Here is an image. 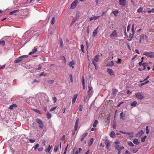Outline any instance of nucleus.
<instances>
[{"instance_id": "obj_46", "label": "nucleus", "mask_w": 154, "mask_h": 154, "mask_svg": "<svg viewBox=\"0 0 154 154\" xmlns=\"http://www.w3.org/2000/svg\"><path fill=\"white\" fill-rule=\"evenodd\" d=\"M142 65L143 67H146V66H147L148 65V63H143L142 64Z\"/></svg>"}, {"instance_id": "obj_34", "label": "nucleus", "mask_w": 154, "mask_h": 154, "mask_svg": "<svg viewBox=\"0 0 154 154\" xmlns=\"http://www.w3.org/2000/svg\"><path fill=\"white\" fill-rule=\"evenodd\" d=\"M128 144L131 146L134 147V145L131 142V141H129L128 142Z\"/></svg>"}, {"instance_id": "obj_47", "label": "nucleus", "mask_w": 154, "mask_h": 154, "mask_svg": "<svg viewBox=\"0 0 154 154\" xmlns=\"http://www.w3.org/2000/svg\"><path fill=\"white\" fill-rule=\"evenodd\" d=\"M83 107L82 106H80L79 107V109L80 111H82V110Z\"/></svg>"}, {"instance_id": "obj_45", "label": "nucleus", "mask_w": 154, "mask_h": 154, "mask_svg": "<svg viewBox=\"0 0 154 154\" xmlns=\"http://www.w3.org/2000/svg\"><path fill=\"white\" fill-rule=\"evenodd\" d=\"M52 100L53 101H54V103H55L57 102V99L56 97H53L52 98Z\"/></svg>"}, {"instance_id": "obj_48", "label": "nucleus", "mask_w": 154, "mask_h": 154, "mask_svg": "<svg viewBox=\"0 0 154 154\" xmlns=\"http://www.w3.org/2000/svg\"><path fill=\"white\" fill-rule=\"evenodd\" d=\"M5 41H2L0 42V44L2 45H4L5 44Z\"/></svg>"}, {"instance_id": "obj_38", "label": "nucleus", "mask_w": 154, "mask_h": 154, "mask_svg": "<svg viewBox=\"0 0 154 154\" xmlns=\"http://www.w3.org/2000/svg\"><path fill=\"white\" fill-rule=\"evenodd\" d=\"M46 74H45L44 72H43L39 74V76L40 77H41L42 76H44V77H45L46 76Z\"/></svg>"}, {"instance_id": "obj_4", "label": "nucleus", "mask_w": 154, "mask_h": 154, "mask_svg": "<svg viewBox=\"0 0 154 154\" xmlns=\"http://www.w3.org/2000/svg\"><path fill=\"white\" fill-rule=\"evenodd\" d=\"M88 87V96L89 97H91L92 95V93L93 92V88L91 85H89Z\"/></svg>"}, {"instance_id": "obj_3", "label": "nucleus", "mask_w": 154, "mask_h": 154, "mask_svg": "<svg viewBox=\"0 0 154 154\" xmlns=\"http://www.w3.org/2000/svg\"><path fill=\"white\" fill-rule=\"evenodd\" d=\"M136 97L138 99L141 100L144 98V96L141 92H139L135 94Z\"/></svg>"}, {"instance_id": "obj_12", "label": "nucleus", "mask_w": 154, "mask_h": 154, "mask_svg": "<svg viewBox=\"0 0 154 154\" xmlns=\"http://www.w3.org/2000/svg\"><path fill=\"white\" fill-rule=\"evenodd\" d=\"M79 119H77L76 120V121L75 122V124L74 129H75V131H76L77 129V128H78V124H79Z\"/></svg>"}, {"instance_id": "obj_53", "label": "nucleus", "mask_w": 154, "mask_h": 154, "mask_svg": "<svg viewBox=\"0 0 154 154\" xmlns=\"http://www.w3.org/2000/svg\"><path fill=\"white\" fill-rule=\"evenodd\" d=\"M123 103H124V102H121L119 103H118V105L117 106V107H119L120 106V105L121 104H123Z\"/></svg>"}, {"instance_id": "obj_26", "label": "nucleus", "mask_w": 154, "mask_h": 154, "mask_svg": "<svg viewBox=\"0 0 154 154\" xmlns=\"http://www.w3.org/2000/svg\"><path fill=\"white\" fill-rule=\"evenodd\" d=\"M143 82L141 83L140 85H145L146 84H147L149 82V81L148 80L147 81H140V82Z\"/></svg>"}, {"instance_id": "obj_14", "label": "nucleus", "mask_w": 154, "mask_h": 154, "mask_svg": "<svg viewBox=\"0 0 154 154\" xmlns=\"http://www.w3.org/2000/svg\"><path fill=\"white\" fill-rule=\"evenodd\" d=\"M100 17V16L96 15L93 17H91L89 18L90 21H91L93 20H96L98 19Z\"/></svg>"}, {"instance_id": "obj_51", "label": "nucleus", "mask_w": 154, "mask_h": 154, "mask_svg": "<svg viewBox=\"0 0 154 154\" xmlns=\"http://www.w3.org/2000/svg\"><path fill=\"white\" fill-rule=\"evenodd\" d=\"M48 82L50 84H52L54 83V80H51L48 81Z\"/></svg>"}, {"instance_id": "obj_58", "label": "nucleus", "mask_w": 154, "mask_h": 154, "mask_svg": "<svg viewBox=\"0 0 154 154\" xmlns=\"http://www.w3.org/2000/svg\"><path fill=\"white\" fill-rule=\"evenodd\" d=\"M56 108V107H53L50 109V111L51 112L52 111L55 109Z\"/></svg>"}, {"instance_id": "obj_33", "label": "nucleus", "mask_w": 154, "mask_h": 154, "mask_svg": "<svg viewBox=\"0 0 154 154\" xmlns=\"http://www.w3.org/2000/svg\"><path fill=\"white\" fill-rule=\"evenodd\" d=\"M82 149L81 148H79V150H77L76 151V152L75 154H79V152H80L81 151H82Z\"/></svg>"}, {"instance_id": "obj_50", "label": "nucleus", "mask_w": 154, "mask_h": 154, "mask_svg": "<svg viewBox=\"0 0 154 154\" xmlns=\"http://www.w3.org/2000/svg\"><path fill=\"white\" fill-rule=\"evenodd\" d=\"M30 142L31 143H33L35 141V140H32L31 139H29Z\"/></svg>"}, {"instance_id": "obj_54", "label": "nucleus", "mask_w": 154, "mask_h": 154, "mask_svg": "<svg viewBox=\"0 0 154 154\" xmlns=\"http://www.w3.org/2000/svg\"><path fill=\"white\" fill-rule=\"evenodd\" d=\"M69 76L70 77L71 82H73V79H72V75L71 74H70L69 75Z\"/></svg>"}, {"instance_id": "obj_2", "label": "nucleus", "mask_w": 154, "mask_h": 154, "mask_svg": "<svg viewBox=\"0 0 154 154\" xmlns=\"http://www.w3.org/2000/svg\"><path fill=\"white\" fill-rule=\"evenodd\" d=\"M143 54L151 58L154 57V53L153 52H145L143 53Z\"/></svg>"}, {"instance_id": "obj_21", "label": "nucleus", "mask_w": 154, "mask_h": 154, "mask_svg": "<svg viewBox=\"0 0 154 154\" xmlns=\"http://www.w3.org/2000/svg\"><path fill=\"white\" fill-rule=\"evenodd\" d=\"M52 148V146L50 145H49L48 147V148H46L45 149V151L47 152H49L50 150Z\"/></svg>"}, {"instance_id": "obj_56", "label": "nucleus", "mask_w": 154, "mask_h": 154, "mask_svg": "<svg viewBox=\"0 0 154 154\" xmlns=\"http://www.w3.org/2000/svg\"><path fill=\"white\" fill-rule=\"evenodd\" d=\"M131 149L133 152L134 153H136L138 151L137 150L135 149Z\"/></svg>"}, {"instance_id": "obj_55", "label": "nucleus", "mask_w": 154, "mask_h": 154, "mask_svg": "<svg viewBox=\"0 0 154 154\" xmlns=\"http://www.w3.org/2000/svg\"><path fill=\"white\" fill-rule=\"evenodd\" d=\"M144 35H142L140 37V38L142 40H143L144 39Z\"/></svg>"}, {"instance_id": "obj_41", "label": "nucleus", "mask_w": 154, "mask_h": 154, "mask_svg": "<svg viewBox=\"0 0 154 154\" xmlns=\"http://www.w3.org/2000/svg\"><path fill=\"white\" fill-rule=\"evenodd\" d=\"M148 126H146V133L148 134L149 132V130L148 129Z\"/></svg>"}, {"instance_id": "obj_39", "label": "nucleus", "mask_w": 154, "mask_h": 154, "mask_svg": "<svg viewBox=\"0 0 154 154\" xmlns=\"http://www.w3.org/2000/svg\"><path fill=\"white\" fill-rule=\"evenodd\" d=\"M39 146V145L38 143H37L35 144V146H34L33 147L34 149L35 150H36L37 148Z\"/></svg>"}, {"instance_id": "obj_19", "label": "nucleus", "mask_w": 154, "mask_h": 154, "mask_svg": "<svg viewBox=\"0 0 154 154\" xmlns=\"http://www.w3.org/2000/svg\"><path fill=\"white\" fill-rule=\"evenodd\" d=\"M98 29V27L96 28L93 31V37H95L97 35V30Z\"/></svg>"}, {"instance_id": "obj_15", "label": "nucleus", "mask_w": 154, "mask_h": 154, "mask_svg": "<svg viewBox=\"0 0 154 154\" xmlns=\"http://www.w3.org/2000/svg\"><path fill=\"white\" fill-rule=\"evenodd\" d=\"M107 71L110 75H114V72L112 69H107Z\"/></svg>"}, {"instance_id": "obj_8", "label": "nucleus", "mask_w": 154, "mask_h": 154, "mask_svg": "<svg viewBox=\"0 0 154 154\" xmlns=\"http://www.w3.org/2000/svg\"><path fill=\"white\" fill-rule=\"evenodd\" d=\"M105 144L106 146V148L107 150H110L109 146L110 145L111 143L109 140H106L105 142Z\"/></svg>"}, {"instance_id": "obj_32", "label": "nucleus", "mask_w": 154, "mask_h": 154, "mask_svg": "<svg viewBox=\"0 0 154 154\" xmlns=\"http://www.w3.org/2000/svg\"><path fill=\"white\" fill-rule=\"evenodd\" d=\"M94 141V139L93 138L91 139L90 142L89 143V146H91L93 142Z\"/></svg>"}, {"instance_id": "obj_6", "label": "nucleus", "mask_w": 154, "mask_h": 154, "mask_svg": "<svg viewBox=\"0 0 154 154\" xmlns=\"http://www.w3.org/2000/svg\"><path fill=\"white\" fill-rule=\"evenodd\" d=\"M111 38L113 39L118 37L117 33L116 30H114L110 35Z\"/></svg>"}, {"instance_id": "obj_37", "label": "nucleus", "mask_w": 154, "mask_h": 154, "mask_svg": "<svg viewBox=\"0 0 154 154\" xmlns=\"http://www.w3.org/2000/svg\"><path fill=\"white\" fill-rule=\"evenodd\" d=\"M55 22V18H54V17H53L52 18V20L51 21V24L52 25Z\"/></svg>"}, {"instance_id": "obj_35", "label": "nucleus", "mask_w": 154, "mask_h": 154, "mask_svg": "<svg viewBox=\"0 0 154 154\" xmlns=\"http://www.w3.org/2000/svg\"><path fill=\"white\" fill-rule=\"evenodd\" d=\"M47 117L49 119H50L51 117V113L48 112L47 113Z\"/></svg>"}, {"instance_id": "obj_52", "label": "nucleus", "mask_w": 154, "mask_h": 154, "mask_svg": "<svg viewBox=\"0 0 154 154\" xmlns=\"http://www.w3.org/2000/svg\"><path fill=\"white\" fill-rule=\"evenodd\" d=\"M88 134V133L85 132L82 135V137H83V138H84L85 137H86L87 135Z\"/></svg>"}, {"instance_id": "obj_25", "label": "nucleus", "mask_w": 154, "mask_h": 154, "mask_svg": "<svg viewBox=\"0 0 154 154\" xmlns=\"http://www.w3.org/2000/svg\"><path fill=\"white\" fill-rule=\"evenodd\" d=\"M119 13V11L117 10L114 11H112L113 14L116 16H117L118 15V14Z\"/></svg>"}, {"instance_id": "obj_23", "label": "nucleus", "mask_w": 154, "mask_h": 154, "mask_svg": "<svg viewBox=\"0 0 154 154\" xmlns=\"http://www.w3.org/2000/svg\"><path fill=\"white\" fill-rule=\"evenodd\" d=\"M109 135H110V137H111L114 138L115 136V133L113 131H111V132L110 133V134Z\"/></svg>"}, {"instance_id": "obj_27", "label": "nucleus", "mask_w": 154, "mask_h": 154, "mask_svg": "<svg viewBox=\"0 0 154 154\" xmlns=\"http://www.w3.org/2000/svg\"><path fill=\"white\" fill-rule=\"evenodd\" d=\"M114 65V63L113 61H111L109 62L107 66H112Z\"/></svg>"}, {"instance_id": "obj_17", "label": "nucleus", "mask_w": 154, "mask_h": 154, "mask_svg": "<svg viewBox=\"0 0 154 154\" xmlns=\"http://www.w3.org/2000/svg\"><path fill=\"white\" fill-rule=\"evenodd\" d=\"M75 64V62L74 60H72V61L70 62L69 63V66L72 67V69L74 68V66L73 65Z\"/></svg>"}, {"instance_id": "obj_59", "label": "nucleus", "mask_w": 154, "mask_h": 154, "mask_svg": "<svg viewBox=\"0 0 154 154\" xmlns=\"http://www.w3.org/2000/svg\"><path fill=\"white\" fill-rule=\"evenodd\" d=\"M81 49L82 51L84 52V50H83V49H84V46L83 45H81Z\"/></svg>"}, {"instance_id": "obj_20", "label": "nucleus", "mask_w": 154, "mask_h": 154, "mask_svg": "<svg viewBox=\"0 0 154 154\" xmlns=\"http://www.w3.org/2000/svg\"><path fill=\"white\" fill-rule=\"evenodd\" d=\"M29 100L30 101V103L31 102L32 103H33L35 102V98L33 97H29Z\"/></svg>"}, {"instance_id": "obj_44", "label": "nucleus", "mask_w": 154, "mask_h": 154, "mask_svg": "<svg viewBox=\"0 0 154 154\" xmlns=\"http://www.w3.org/2000/svg\"><path fill=\"white\" fill-rule=\"evenodd\" d=\"M82 84L84 85V84H85V78L84 76H82Z\"/></svg>"}, {"instance_id": "obj_29", "label": "nucleus", "mask_w": 154, "mask_h": 154, "mask_svg": "<svg viewBox=\"0 0 154 154\" xmlns=\"http://www.w3.org/2000/svg\"><path fill=\"white\" fill-rule=\"evenodd\" d=\"M133 143L137 145L139 143L138 142V140L137 139H135L133 141Z\"/></svg>"}, {"instance_id": "obj_57", "label": "nucleus", "mask_w": 154, "mask_h": 154, "mask_svg": "<svg viewBox=\"0 0 154 154\" xmlns=\"http://www.w3.org/2000/svg\"><path fill=\"white\" fill-rule=\"evenodd\" d=\"M20 57H21V58H25L27 57H28V55H22V56H20Z\"/></svg>"}, {"instance_id": "obj_5", "label": "nucleus", "mask_w": 154, "mask_h": 154, "mask_svg": "<svg viewBox=\"0 0 154 154\" xmlns=\"http://www.w3.org/2000/svg\"><path fill=\"white\" fill-rule=\"evenodd\" d=\"M36 122L37 123L39 124V127L41 129L43 128L44 124L42 121L39 119H37L36 120Z\"/></svg>"}, {"instance_id": "obj_30", "label": "nucleus", "mask_w": 154, "mask_h": 154, "mask_svg": "<svg viewBox=\"0 0 154 154\" xmlns=\"http://www.w3.org/2000/svg\"><path fill=\"white\" fill-rule=\"evenodd\" d=\"M134 35V34H133V33H132V34H131V33H130L129 35V38L130 39L128 40V41H131L132 40Z\"/></svg>"}, {"instance_id": "obj_49", "label": "nucleus", "mask_w": 154, "mask_h": 154, "mask_svg": "<svg viewBox=\"0 0 154 154\" xmlns=\"http://www.w3.org/2000/svg\"><path fill=\"white\" fill-rule=\"evenodd\" d=\"M115 149L116 150H118L119 149H120V146H119V145H116L115 146Z\"/></svg>"}, {"instance_id": "obj_22", "label": "nucleus", "mask_w": 154, "mask_h": 154, "mask_svg": "<svg viewBox=\"0 0 154 154\" xmlns=\"http://www.w3.org/2000/svg\"><path fill=\"white\" fill-rule=\"evenodd\" d=\"M22 60L21 57H20L18 59L14 60V62L15 63H18L22 61Z\"/></svg>"}, {"instance_id": "obj_36", "label": "nucleus", "mask_w": 154, "mask_h": 154, "mask_svg": "<svg viewBox=\"0 0 154 154\" xmlns=\"http://www.w3.org/2000/svg\"><path fill=\"white\" fill-rule=\"evenodd\" d=\"M146 138V136H144L143 138H141V141L142 142H143L145 141V139Z\"/></svg>"}, {"instance_id": "obj_7", "label": "nucleus", "mask_w": 154, "mask_h": 154, "mask_svg": "<svg viewBox=\"0 0 154 154\" xmlns=\"http://www.w3.org/2000/svg\"><path fill=\"white\" fill-rule=\"evenodd\" d=\"M78 3V1L76 0L75 1L73 2H72V4H71L70 8L71 9H74V8L76 6L77 4Z\"/></svg>"}, {"instance_id": "obj_31", "label": "nucleus", "mask_w": 154, "mask_h": 154, "mask_svg": "<svg viewBox=\"0 0 154 154\" xmlns=\"http://www.w3.org/2000/svg\"><path fill=\"white\" fill-rule=\"evenodd\" d=\"M98 123V121L97 120H96L94 124L93 125V126L94 127H95L97 125Z\"/></svg>"}, {"instance_id": "obj_62", "label": "nucleus", "mask_w": 154, "mask_h": 154, "mask_svg": "<svg viewBox=\"0 0 154 154\" xmlns=\"http://www.w3.org/2000/svg\"><path fill=\"white\" fill-rule=\"evenodd\" d=\"M57 150V147H55L54 148V151L55 152H56Z\"/></svg>"}, {"instance_id": "obj_10", "label": "nucleus", "mask_w": 154, "mask_h": 154, "mask_svg": "<svg viewBox=\"0 0 154 154\" xmlns=\"http://www.w3.org/2000/svg\"><path fill=\"white\" fill-rule=\"evenodd\" d=\"M78 96L77 94H75L73 95L72 97V104H74L75 103V100L77 98Z\"/></svg>"}, {"instance_id": "obj_11", "label": "nucleus", "mask_w": 154, "mask_h": 154, "mask_svg": "<svg viewBox=\"0 0 154 154\" xmlns=\"http://www.w3.org/2000/svg\"><path fill=\"white\" fill-rule=\"evenodd\" d=\"M144 134V132L143 130H141L139 131L136 134V136L137 137H140L142 135Z\"/></svg>"}, {"instance_id": "obj_61", "label": "nucleus", "mask_w": 154, "mask_h": 154, "mask_svg": "<svg viewBox=\"0 0 154 154\" xmlns=\"http://www.w3.org/2000/svg\"><path fill=\"white\" fill-rule=\"evenodd\" d=\"M130 24H129L127 27V31L128 32L130 30Z\"/></svg>"}, {"instance_id": "obj_13", "label": "nucleus", "mask_w": 154, "mask_h": 154, "mask_svg": "<svg viewBox=\"0 0 154 154\" xmlns=\"http://www.w3.org/2000/svg\"><path fill=\"white\" fill-rule=\"evenodd\" d=\"M19 11V10H14L13 11L11 12L9 14L10 15H11L13 14H14L15 15H17L18 14V12Z\"/></svg>"}, {"instance_id": "obj_24", "label": "nucleus", "mask_w": 154, "mask_h": 154, "mask_svg": "<svg viewBox=\"0 0 154 154\" xmlns=\"http://www.w3.org/2000/svg\"><path fill=\"white\" fill-rule=\"evenodd\" d=\"M17 107V105L15 104H14L10 106L9 107V109L11 110L13 109L14 107Z\"/></svg>"}, {"instance_id": "obj_9", "label": "nucleus", "mask_w": 154, "mask_h": 154, "mask_svg": "<svg viewBox=\"0 0 154 154\" xmlns=\"http://www.w3.org/2000/svg\"><path fill=\"white\" fill-rule=\"evenodd\" d=\"M126 0H119V4L122 7H124L125 5V1Z\"/></svg>"}, {"instance_id": "obj_63", "label": "nucleus", "mask_w": 154, "mask_h": 154, "mask_svg": "<svg viewBox=\"0 0 154 154\" xmlns=\"http://www.w3.org/2000/svg\"><path fill=\"white\" fill-rule=\"evenodd\" d=\"M42 68V66L40 64H39L38 66V69L40 70Z\"/></svg>"}, {"instance_id": "obj_64", "label": "nucleus", "mask_w": 154, "mask_h": 154, "mask_svg": "<svg viewBox=\"0 0 154 154\" xmlns=\"http://www.w3.org/2000/svg\"><path fill=\"white\" fill-rule=\"evenodd\" d=\"M131 92L129 90H128L127 91V93L128 94H131Z\"/></svg>"}, {"instance_id": "obj_43", "label": "nucleus", "mask_w": 154, "mask_h": 154, "mask_svg": "<svg viewBox=\"0 0 154 154\" xmlns=\"http://www.w3.org/2000/svg\"><path fill=\"white\" fill-rule=\"evenodd\" d=\"M60 46L61 47H62L63 46V42L61 38L60 40Z\"/></svg>"}, {"instance_id": "obj_60", "label": "nucleus", "mask_w": 154, "mask_h": 154, "mask_svg": "<svg viewBox=\"0 0 154 154\" xmlns=\"http://www.w3.org/2000/svg\"><path fill=\"white\" fill-rule=\"evenodd\" d=\"M5 64H4V65H2L1 67H0V69H3L5 68Z\"/></svg>"}, {"instance_id": "obj_1", "label": "nucleus", "mask_w": 154, "mask_h": 154, "mask_svg": "<svg viewBox=\"0 0 154 154\" xmlns=\"http://www.w3.org/2000/svg\"><path fill=\"white\" fill-rule=\"evenodd\" d=\"M99 61V55H97L95 56L94 57L93 59L92 63L95 66V68L96 69H96V67H97V63Z\"/></svg>"}, {"instance_id": "obj_28", "label": "nucleus", "mask_w": 154, "mask_h": 154, "mask_svg": "<svg viewBox=\"0 0 154 154\" xmlns=\"http://www.w3.org/2000/svg\"><path fill=\"white\" fill-rule=\"evenodd\" d=\"M137 102L136 101H134L132 102L131 104V106H132L134 107L137 104Z\"/></svg>"}, {"instance_id": "obj_18", "label": "nucleus", "mask_w": 154, "mask_h": 154, "mask_svg": "<svg viewBox=\"0 0 154 154\" xmlns=\"http://www.w3.org/2000/svg\"><path fill=\"white\" fill-rule=\"evenodd\" d=\"M37 51V48L36 47H34V49L32 50V51L30 52L29 53V55H31L35 53Z\"/></svg>"}, {"instance_id": "obj_42", "label": "nucleus", "mask_w": 154, "mask_h": 154, "mask_svg": "<svg viewBox=\"0 0 154 154\" xmlns=\"http://www.w3.org/2000/svg\"><path fill=\"white\" fill-rule=\"evenodd\" d=\"M143 8H141V7H140L137 10V11L139 12L140 13V12H142L143 11Z\"/></svg>"}, {"instance_id": "obj_16", "label": "nucleus", "mask_w": 154, "mask_h": 154, "mask_svg": "<svg viewBox=\"0 0 154 154\" xmlns=\"http://www.w3.org/2000/svg\"><path fill=\"white\" fill-rule=\"evenodd\" d=\"M120 117L121 119L122 120H125V115L123 114V112H122L120 115Z\"/></svg>"}, {"instance_id": "obj_40", "label": "nucleus", "mask_w": 154, "mask_h": 154, "mask_svg": "<svg viewBox=\"0 0 154 154\" xmlns=\"http://www.w3.org/2000/svg\"><path fill=\"white\" fill-rule=\"evenodd\" d=\"M33 110L34 112H35L38 113L39 114H41L40 111L36 109H33Z\"/></svg>"}]
</instances>
